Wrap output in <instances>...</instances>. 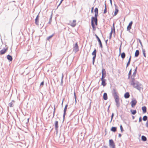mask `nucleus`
Masks as SVG:
<instances>
[{
    "label": "nucleus",
    "instance_id": "nucleus-38",
    "mask_svg": "<svg viewBox=\"0 0 148 148\" xmlns=\"http://www.w3.org/2000/svg\"><path fill=\"white\" fill-rule=\"evenodd\" d=\"M131 74V69L130 71L128 74V78H130V76Z\"/></svg>",
    "mask_w": 148,
    "mask_h": 148
},
{
    "label": "nucleus",
    "instance_id": "nucleus-32",
    "mask_svg": "<svg viewBox=\"0 0 148 148\" xmlns=\"http://www.w3.org/2000/svg\"><path fill=\"white\" fill-rule=\"evenodd\" d=\"M120 129H121V132H123V131H124V130H123V128L122 125H121L120 126Z\"/></svg>",
    "mask_w": 148,
    "mask_h": 148
},
{
    "label": "nucleus",
    "instance_id": "nucleus-42",
    "mask_svg": "<svg viewBox=\"0 0 148 148\" xmlns=\"http://www.w3.org/2000/svg\"><path fill=\"white\" fill-rule=\"evenodd\" d=\"M54 111H53V117L54 116V115L55 112V110H56L55 105H54Z\"/></svg>",
    "mask_w": 148,
    "mask_h": 148
},
{
    "label": "nucleus",
    "instance_id": "nucleus-60",
    "mask_svg": "<svg viewBox=\"0 0 148 148\" xmlns=\"http://www.w3.org/2000/svg\"><path fill=\"white\" fill-rule=\"evenodd\" d=\"M121 52V49L120 48V52Z\"/></svg>",
    "mask_w": 148,
    "mask_h": 148
},
{
    "label": "nucleus",
    "instance_id": "nucleus-54",
    "mask_svg": "<svg viewBox=\"0 0 148 148\" xmlns=\"http://www.w3.org/2000/svg\"><path fill=\"white\" fill-rule=\"evenodd\" d=\"M93 8H92V10H91V12H93Z\"/></svg>",
    "mask_w": 148,
    "mask_h": 148
},
{
    "label": "nucleus",
    "instance_id": "nucleus-12",
    "mask_svg": "<svg viewBox=\"0 0 148 148\" xmlns=\"http://www.w3.org/2000/svg\"><path fill=\"white\" fill-rule=\"evenodd\" d=\"M39 18V16L38 15L37 16L36 19H35V24L37 25H39L38 24V19Z\"/></svg>",
    "mask_w": 148,
    "mask_h": 148
},
{
    "label": "nucleus",
    "instance_id": "nucleus-18",
    "mask_svg": "<svg viewBox=\"0 0 148 148\" xmlns=\"http://www.w3.org/2000/svg\"><path fill=\"white\" fill-rule=\"evenodd\" d=\"M142 109L143 113H145L146 111V108L145 106H143L142 108Z\"/></svg>",
    "mask_w": 148,
    "mask_h": 148
},
{
    "label": "nucleus",
    "instance_id": "nucleus-37",
    "mask_svg": "<svg viewBox=\"0 0 148 148\" xmlns=\"http://www.w3.org/2000/svg\"><path fill=\"white\" fill-rule=\"evenodd\" d=\"M95 13H98V9L97 8H95Z\"/></svg>",
    "mask_w": 148,
    "mask_h": 148
},
{
    "label": "nucleus",
    "instance_id": "nucleus-55",
    "mask_svg": "<svg viewBox=\"0 0 148 148\" xmlns=\"http://www.w3.org/2000/svg\"><path fill=\"white\" fill-rule=\"evenodd\" d=\"M139 42H140V43L141 45L142 46V43L140 41V40H139Z\"/></svg>",
    "mask_w": 148,
    "mask_h": 148
},
{
    "label": "nucleus",
    "instance_id": "nucleus-9",
    "mask_svg": "<svg viewBox=\"0 0 148 148\" xmlns=\"http://www.w3.org/2000/svg\"><path fill=\"white\" fill-rule=\"evenodd\" d=\"M101 85H102L103 86H105L106 85V79H101Z\"/></svg>",
    "mask_w": 148,
    "mask_h": 148
},
{
    "label": "nucleus",
    "instance_id": "nucleus-5",
    "mask_svg": "<svg viewBox=\"0 0 148 148\" xmlns=\"http://www.w3.org/2000/svg\"><path fill=\"white\" fill-rule=\"evenodd\" d=\"M79 50V47L77 45V43L76 42L73 47V51L76 53Z\"/></svg>",
    "mask_w": 148,
    "mask_h": 148
},
{
    "label": "nucleus",
    "instance_id": "nucleus-58",
    "mask_svg": "<svg viewBox=\"0 0 148 148\" xmlns=\"http://www.w3.org/2000/svg\"><path fill=\"white\" fill-rule=\"evenodd\" d=\"M107 41H108V40H106V43H107Z\"/></svg>",
    "mask_w": 148,
    "mask_h": 148
},
{
    "label": "nucleus",
    "instance_id": "nucleus-44",
    "mask_svg": "<svg viewBox=\"0 0 148 148\" xmlns=\"http://www.w3.org/2000/svg\"><path fill=\"white\" fill-rule=\"evenodd\" d=\"M113 116H114V114L113 113L112 114V116H111V121H110V122H111L112 121V118L113 117Z\"/></svg>",
    "mask_w": 148,
    "mask_h": 148
},
{
    "label": "nucleus",
    "instance_id": "nucleus-59",
    "mask_svg": "<svg viewBox=\"0 0 148 148\" xmlns=\"http://www.w3.org/2000/svg\"><path fill=\"white\" fill-rule=\"evenodd\" d=\"M134 119V117L133 116V119Z\"/></svg>",
    "mask_w": 148,
    "mask_h": 148
},
{
    "label": "nucleus",
    "instance_id": "nucleus-20",
    "mask_svg": "<svg viewBox=\"0 0 148 148\" xmlns=\"http://www.w3.org/2000/svg\"><path fill=\"white\" fill-rule=\"evenodd\" d=\"M111 130L113 132H115L116 131V128L113 127H112Z\"/></svg>",
    "mask_w": 148,
    "mask_h": 148
},
{
    "label": "nucleus",
    "instance_id": "nucleus-57",
    "mask_svg": "<svg viewBox=\"0 0 148 148\" xmlns=\"http://www.w3.org/2000/svg\"><path fill=\"white\" fill-rule=\"evenodd\" d=\"M29 118H28V119H27L28 122V121H29Z\"/></svg>",
    "mask_w": 148,
    "mask_h": 148
},
{
    "label": "nucleus",
    "instance_id": "nucleus-39",
    "mask_svg": "<svg viewBox=\"0 0 148 148\" xmlns=\"http://www.w3.org/2000/svg\"><path fill=\"white\" fill-rule=\"evenodd\" d=\"M106 75H102V77L101 79H104V78L105 77Z\"/></svg>",
    "mask_w": 148,
    "mask_h": 148
},
{
    "label": "nucleus",
    "instance_id": "nucleus-25",
    "mask_svg": "<svg viewBox=\"0 0 148 148\" xmlns=\"http://www.w3.org/2000/svg\"><path fill=\"white\" fill-rule=\"evenodd\" d=\"M130 111L131 112L132 114L134 115L135 114L136 112V110H130Z\"/></svg>",
    "mask_w": 148,
    "mask_h": 148
},
{
    "label": "nucleus",
    "instance_id": "nucleus-48",
    "mask_svg": "<svg viewBox=\"0 0 148 148\" xmlns=\"http://www.w3.org/2000/svg\"><path fill=\"white\" fill-rule=\"evenodd\" d=\"M142 121V118L141 117H140L139 118V122H140Z\"/></svg>",
    "mask_w": 148,
    "mask_h": 148
},
{
    "label": "nucleus",
    "instance_id": "nucleus-27",
    "mask_svg": "<svg viewBox=\"0 0 148 148\" xmlns=\"http://www.w3.org/2000/svg\"><path fill=\"white\" fill-rule=\"evenodd\" d=\"M92 19H95V24L96 25H97V18H92Z\"/></svg>",
    "mask_w": 148,
    "mask_h": 148
},
{
    "label": "nucleus",
    "instance_id": "nucleus-3",
    "mask_svg": "<svg viewBox=\"0 0 148 148\" xmlns=\"http://www.w3.org/2000/svg\"><path fill=\"white\" fill-rule=\"evenodd\" d=\"M109 146L111 148H115V145L113 140H109Z\"/></svg>",
    "mask_w": 148,
    "mask_h": 148
},
{
    "label": "nucleus",
    "instance_id": "nucleus-31",
    "mask_svg": "<svg viewBox=\"0 0 148 148\" xmlns=\"http://www.w3.org/2000/svg\"><path fill=\"white\" fill-rule=\"evenodd\" d=\"M145 49H143V54L144 55V56L145 57H146V54H145Z\"/></svg>",
    "mask_w": 148,
    "mask_h": 148
},
{
    "label": "nucleus",
    "instance_id": "nucleus-8",
    "mask_svg": "<svg viewBox=\"0 0 148 148\" xmlns=\"http://www.w3.org/2000/svg\"><path fill=\"white\" fill-rule=\"evenodd\" d=\"M132 24L133 22L132 21H131L129 23L128 25L127 26V30H130V29L131 28V27Z\"/></svg>",
    "mask_w": 148,
    "mask_h": 148
},
{
    "label": "nucleus",
    "instance_id": "nucleus-13",
    "mask_svg": "<svg viewBox=\"0 0 148 148\" xmlns=\"http://www.w3.org/2000/svg\"><path fill=\"white\" fill-rule=\"evenodd\" d=\"M55 127L56 130V131H58V122L56 121L55 123Z\"/></svg>",
    "mask_w": 148,
    "mask_h": 148
},
{
    "label": "nucleus",
    "instance_id": "nucleus-47",
    "mask_svg": "<svg viewBox=\"0 0 148 148\" xmlns=\"http://www.w3.org/2000/svg\"><path fill=\"white\" fill-rule=\"evenodd\" d=\"M44 85V82H41L40 84V86H43Z\"/></svg>",
    "mask_w": 148,
    "mask_h": 148
},
{
    "label": "nucleus",
    "instance_id": "nucleus-52",
    "mask_svg": "<svg viewBox=\"0 0 148 148\" xmlns=\"http://www.w3.org/2000/svg\"><path fill=\"white\" fill-rule=\"evenodd\" d=\"M102 148H107V147L106 146H104Z\"/></svg>",
    "mask_w": 148,
    "mask_h": 148
},
{
    "label": "nucleus",
    "instance_id": "nucleus-19",
    "mask_svg": "<svg viewBox=\"0 0 148 148\" xmlns=\"http://www.w3.org/2000/svg\"><path fill=\"white\" fill-rule=\"evenodd\" d=\"M139 51L138 50H136L135 54V56L136 57H138L139 55Z\"/></svg>",
    "mask_w": 148,
    "mask_h": 148
},
{
    "label": "nucleus",
    "instance_id": "nucleus-28",
    "mask_svg": "<svg viewBox=\"0 0 148 148\" xmlns=\"http://www.w3.org/2000/svg\"><path fill=\"white\" fill-rule=\"evenodd\" d=\"M147 116H143V119L144 121H146L147 119Z\"/></svg>",
    "mask_w": 148,
    "mask_h": 148
},
{
    "label": "nucleus",
    "instance_id": "nucleus-40",
    "mask_svg": "<svg viewBox=\"0 0 148 148\" xmlns=\"http://www.w3.org/2000/svg\"><path fill=\"white\" fill-rule=\"evenodd\" d=\"M130 61H128V62L127 64L126 68H127L128 66L130 64Z\"/></svg>",
    "mask_w": 148,
    "mask_h": 148
},
{
    "label": "nucleus",
    "instance_id": "nucleus-36",
    "mask_svg": "<svg viewBox=\"0 0 148 148\" xmlns=\"http://www.w3.org/2000/svg\"><path fill=\"white\" fill-rule=\"evenodd\" d=\"M64 74L63 73L62 74V79H61V83H63V79L64 77Z\"/></svg>",
    "mask_w": 148,
    "mask_h": 148
},
{
    "label": "nucleus",
    "instance_id": "nucleus-33",
    "mask_svg": "<svg viewBox=\"0 0 148 148\" xmlns=\"http://www.w3.org/2000/svg\"><path fill=\"white\" fill-rule=\"evenodd\" d=\"M53 36V34L51 35V36H49V37H48L47 38V40H49L51 38H52V37Z\"/></svg>",
    "mask_w": 148,
    "mask_h": 148
},
{
    "label": "nucleus",
    "instance_id": "nucleus-62",
    "mask_svg": "<svg viewBox=\"0 0 148 148\" xmlns=\"http://www.w3.org/2000/svg\"><path fill=\"white\" fill-rule=\"evenodd\" d=\"M49 23H50V22H49Z\"/></svg>",
    "mask_w": 148,
    "mask_h": 148
},
{
    "label": "nucleus",
    "instance_id": "nucleus-16",
    "mask_svg": "<svg viewBox=\"0 0 148 148\" xmlns=\"http://www.w3.org/2000/svg\"><path fill=\"white\" fill-rule=\"evenodd\" d=\"M130 95L129 92H127L124 95V97L125 98H128L130 97Z\"/></svg>",
    "mask_w": 148,
    "mask_h": 148
},
{
    "label": "nucleus",
    "instance_id": "nucleus-53",
    "mask_svg": "<svg viewBox=\"0 0 148 148\" xmlns=\"http://www.w3.org/2000/svg\"><path fill=\"white\" fill-rule=\"evenodd\" d=\"M121 136V134H119V137H120Z\"/></svg>",
    "mask_w": 148,
    "mask_h": 148
},
{
    "label": "nucleus",
    "instance_id": "nucleus-26",
    "mask_svg": "<svg viewBox=\"0 0 148 148\" xmlns=\"http://www.w3.org/2000/svg\"><path fill=\"white\" fill-rule=\"evenodd\" d=\"M91 25L93 28V30L94 31H95L96 29V28L95 26L94 23L92 22V23H91Z\"/></svg>",
    "mask_w": 148,
    "mask_h": 148
},
{
    "label": "nucleus",
    "instance_id": "nucleus-24",
    "mask_svg": "<svg viewBox=\"0 0 148 148\" xmlns=\"http://www.w3.org/2000/svg\"><path fill=\"white\" fill-rule=\"evenodd\" d=\"M102 75H106V72L104 69H103L102 70Z\"/></svg>",
    "mask_w": 148,
    "mask_h": 148
},
{
    "label": "nucleus",
    "instance_id": "nucleus-23",
    "mask_svg": "<svg viewBox=\"0 0 148 148\" xmlns=\"http://www.w3.org/2000/svg\"><path fill=\"white\" fill-rule=\"evenodd\" d=\"M121 56L122 58H124L125 56V53L124 52L122 53L121 54Z\"/></svg>",
    "mask_w": 148,
    "mask_h": 148
},
{
    "label": "nucleus",
    "instance_id": "nucleus-49",
    "mask_svg": "<svg viewBox=\"0 0 148 148\" xmlns=\"http://www.w3.org/2000/svg\"><path fill=\"white\" fill-rule=\"evenodd\" d=\"M63 0H61V1H60V3H59V5H58V6H59L60 5V4L62 3V1H63Z\"/></svg>",
    "mask_w": 148,
    "mask_h": 148
},
{
    "label": "nucleus",
    "instance_id": "nucleus-56",
    "mask_svg": "<svg viewBox=\"0 0 148 148\" xmlns=\"http://www.w3.org/2000/svg\"><path fill=\"white\" fill-rule=\"evenodd\" d=\"M110 2L112 4V0H110Z\"/></svg>",
    "mask_w": 148,
    "mask_h": 148
},
{
    "label": "nucleus",
    "instance_id": "nucleus-4",
    "mask_svg": "<svg viewBox=\"0 0 148 148\" xmlns=\"http://www.w3.org/2000/svg\"><path fill=\"white\" fill-rule=\"evenodd\" d=\"M96 49H95L94 51L92 53V56H93V57L92 58V63L93 64H94L95 60L96 58Z\"/></svg>",
    "mask_w": 148,
    "mask_h": 148
},
{
    "label": "nucleus",
    "instance_id": "nucleus-51",
    "mask_svg": "<svg viewBox=\"0 0 148 148\" xmlns=\"http://www.w3.org/2000/svg\"><path fill=\"white\" fill-rule=\"evenodd\" d=\"M74 95L75 97V101H76V96H75V92L74 93Z\"/></svg>",
    "mask_w": 148,
    "mask_h": 148
},
{
    "label": "nucleus",
    "instance_id": "nucleus-2",
    "mask_svg": "<svg viewBox=\"0 0 148 148\" xmlns=\"http://www.w3.org/2000/svg\"><path fill=\"white\" fill-rule=\"evenodd\" d=\"M112 94L115 101L116 103V105L117 107H119L120 106V103L119 102V98L118 95V92L115 89H114L112 91Z\"/></svg>",
    "mask_w": 148,
    "mask_h": 148
},
{
    "label": "nucleus",
    "instance_id": "nucleus-34",
    "mask_svg": "<svg viewBox=\"0 0 148 148\" xmlns=\"http://www.w3.org/2000/svg\"><path fill=\"white\" fill-rule=\"evenodd\" d=\"M112 31H113V29H112V30H111V32H110V38H111V37L112 34Z\"/></svg>",
    "mask_w": 148,
    "mask_h": 148
},
{
    "label": "nucleus",
    "instance_id": "nucleus-21",
    "mask_svg": "<svg viewBox=\"0 0 148 148\" xmlns=\"http://www.w3.org/2000/svg\"><path fill=\"white\" fill-rule=\"evenodd\" d=\"M118 11H119V10H118L117 8L116 7L114 16L116 15L117 14V13H118Z\"/></svg>",
    "mask_w": 148,
    "mask_h": 148
},
{
    "label": "nucleus",
    "instance_id": "nucleus-30",
    "mask_svg": "<svg viewBox=\"0 0 148 148\" xmlns=\"http://www.w3.org/2000/svg\"><path fill=\"white\" fill-rule=\"evenodd\" d=\"M136 69H137V67L136 68V69L135 70V71L134 72L133 75H132V78H134V77L135 76V74H136Z\"/></svg>",
    "mask_w": 148,
    "mask_h": 148
},
{
    "label": "nucleus",
    "instance_id": "nucleus-22",
    "mask_svg": "<svg viewBox=\"0 0 148 148\" xmlns=\"http://www.w3.org/2000/svg\"><path fill=\"white\" fill-rule=\"evenodd\" d=\"M142 140L143 141H146L147 140V138L145 136H142L141 137Z\"/></svg>",
    "mask_w": 148,
    "mask_h": 148
},
{
    "label": "nucleus",
    "instance_id": "nucleus-7",
    "mask_svg": "<svg viewBox=\"0 0 148 148\" xmlns=\"http://www.w3.org/2000/svg\"><path fill=\"white\" fill-rule=\"evenodd\" d=\"M132 107L133 108L137 103V101L135 100H132L131 102Z\"/></svg>",
    "mask_w": 148,
    "mask_h": 148
},
{
    "label": "nucleus",
    "instance_id": "nucleus-41",
    "mask_svg": "<svg viewBox=\"0 0 148 148\" xmlns=\"http://www.w3.org/2000/svg\"><path fill=\"white\" fill-rule=\"evenodd\" d=\"M98 13H95V17L94 18H97V17L98 15Z\"/></svg>",
    "mask_w": 148,
    "mask_h": 148
},
{
    "label": "nucleus",
    "instance_id": "nucleus-46",
    "mask_svg": "<svg viewBox=\"0 0 148 148\" xmlns=\"http://www.w3.org/2000/svg\"><path fill=\"white\" fill-rule=\"evenodd\" d=\"M113 30L114 31V32H115V27H114V23H113Z\"/></svg>",
    "mask_w": 148,
    "mask_h": 148
},
{
    "label": "nucleus",
    "instance_id": "nucleus-15",
    "mask_svg": "<svg viewBox=\"0 0 148 148\" xmlns=\"http://www.w3.org/2000/svg\"><path fill=\"white\" fill-rule=\"evenodd\" d=\"M7 59L10 61H11L12 60V56L10 55H8L7 56Z\"/></svg>",
    "mask_w": 148,
    "mask_h": 148
},
{
    "label": "nucleus",
    "instance_id": "nucleus-43",
    "mask_svg": "<svg viewBox=\"0 0 148 148\" xmlns=\"http://www.w3.org/2000/svg\"><path fill=\"white\" fill-rule=\"evenodd\" d=\"M93 18H94V17H92V19H91V23H92V22L93 23H94V21L95 22V20L94 19H92Z\"/></svg>",
    "mask_w": 148,
    "mask_h": 148
},
{
    "label": "nucleus",
    "instance_id": "nucleus-61",
    "mask_svg": "<svg viewBox=\"0 0 148 148\" xmlns=\"http://www.w3.org/2000/svg\"><path fill=\"white\" fill-rule=\"evenodd\" d=\"M63 101H62V104H63Z\"/></svg>",
    "mask_w": 148,
    "mask_h": 148
},
{
    "label": "nucleus",
    "instance_id": "nucleus-35",
    "mask_svg": "<svg viewBox=\"0 0 148 148\" xmlns=\"http://www.w3.org/2000/svg\"><path fill=\"white\" fill-rule=\"evenodd\" d=\"M12 105H13V103L12 102H10V103H9L8 105L10 107H13Z\"/></svg>",
    "mask_w": 148,
    "mask_h": 148
},
{
    "label": "nucleus",
    "instance_id": "nucleus-17",
    "mask_svg": "<svg viewBox=\"0 0 148 148\" xmlns=\"http://www.w3.org/2000/svg\"><path fill=\"white\" fill-rule=\"evenodd\" d=\"M103 98L104 100H106L108 99L107 94L106 93H104L103 95Z\"/></svg>",
    "mask_w": 148,
    "mask_h": 148
},
{
    "label": "nucleus",
    "instance_id": "nucleus-6",
    "mask_svg": "<svg viewBox=\"0 0 148 148\" xmlns=\"http://www.w3.org/2000/svg\"><path fill=\"white\" fill-rule=\"evenodd\" d=\"M95 36L96 37V38H97L98 41L99 42V45H100V47L101 48H102L103 47L102 44V43L101 42V41L99 38V37L98 36L96 35L95 34Z\"/></svg>",
    "mask_w": 148,
    "mask_h": 148
},
{
    "label": "nucleus",
    "instance_id": "nucleus-50",
    "mask_svg": "<svg viewBox=\"0 0 148 148\" xmlns=\"http://www.w3.org/2000/svg\"><path fill=\"white\" fill-rule=\"evenodd\" d=\"M131 56H130V58H129V60H128L129 61H131Z\"/></svg>",
    "mask_w": 148,
    "mask_h": 148
},
{
    "label": "nucleus",
    "instance_id": "nucleus-29",
    "mask_svg": "<svg viewBox=\"0 0 148 148\" xmlns=\"http://www.w3.org/2000/svg\"><path fill=\"white\" fill-rule=\"evenodd\" d=\"M105 8L104 10L103 13L104 14H106L107 12L106 7V3H105Z\"/></svg>",
    "mask_w": 148,
    "mask_h": 148
},
{
    "label": "nucleus",
    "instance_id": "nucleus-10",
    "mask_svg": "<svg viewBox=\"0 0 148 148\" xmlns=\"http://www.w3.org/2000/svg\"><path fill=\"white\" fill-rule=\"evenodd\" d=\"M7 50L8 48L1 50L0 51V54L2 55L4 54Z\"/></svg>",
    "mask_w": 148,
    "mask_h": 148
},
{
    "label": "nucleus",
    "instance_id": "nucleus-14",
    "mask_svg": "<svg viewBox=\"0 0 148 148\" xmlns=\"http://www.w3.org/2000/svg\"><path fill=\"white\" fill-rule=\"evenodd\" d=\"M76 25V21L75 20L73 21V22L71 24V25L73 27H75Z\"/></svg>",
    "mask_w": 148,
    "mask_h": 148
},
{
    "label": "nucleus",
    "instance_id": "nucleus-11",
    "mask_svg": "<svg viewBox=\"0 0 148 148\" xmlns=\"http://www.w3.org/2000/svg\"><path fill=\"white\" fill-rule=\"evenodd\" d=\"M67 107H68V105L67 104L66 105L65 108H64V114H63V117L64 119V117H65V115L66 114V111Z\"/></svg>",
    "mask_w": 148,
    "mask_h": 148
},
{
    "label": "nucleus",
    "instance_id": "nucleus-1",
    "mask_svg": "<svg viewBox=\"0 0 148 148\" xmlns=\"http://www.w3.org/2000/svg\"><path fill=\"white\" fill-rule=\"evenodd\" d=\"M130 84L134 88L137 89L139 90H140L142 88V85L136 80L134 78H132L130 81Z\"/></svg>",
    "mask_w": 148,
    "mask_h": 148
},
{
    "label": "nucleus",
    "instance_id": "nucleus-45",
    "mask_svg": "<svg viewBox=\"0 0 148 148\" xmlns=\"http://www.w3.org/2000/svg\"><path fill=\"white\" fill-rule=\"evenodd\" d=\"M146 125L147 127H148V120L146 123Z\"/></svg>",
    "mask_w": 148,
    "mask_h": 148
}]
</instances>
